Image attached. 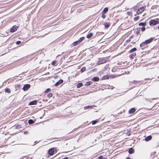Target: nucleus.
Listing matches in <instances>:
<instances>
[{
	"mask_svg": "<svg viewBox=\"0 0 159 159\" xmlns=\"http://www.w3.org/2000/svg\"><path fill=\"white\" fill-rule=\"evenodd\" d=\"M17 26H14L10 29V31L11 32H15L17 30Z\"/></svg>",
	"mask_w": 159,
	"mask_h": 159,
	"instance_id": "423d86ee",
	"label": "nucleus"
},
{
	"mask_svg": "<svg viewBox=\"0 0 159 159\" xmlns=\"http://www.w3.org/2000/svg\"><path fill=\"white\" fill-rule=\"evenodd\" d=\"M34 122L32 120L30 119L28 120V123L30 124H31L34 123Z\"/></svg>",
	"mask_w": 159,
	"mask_h": 159,
	"instance_id": "6ab92c4d",
	"label": "nucleus"
},
{
	"mask_svg": "<svg viewBox=\"0 0 159 159\" xmlns=\"http://www.w3.org/2000/svg\"><path fill=\"white\" fill-rule=\"evenodd\" d=\"M137 50V49L136 48H132V49H131V50H130V51H129V52H132L135 51H136Z\"/></svg>",
	"mask_w": 159,
	"mask_h": 159,
	"instance_id": "a211bd4d",
	"label": "nucleus"
},
{
	"mask_svg": "<svg viewBox=\"0 0 159 159\" xmlns=\"http://www.w3.org/2000/svg\"><path fill=\"white\" fill-rule=\"evenodd\" d=\"M145 30V28L144 27H143L141 28V30L143 31H144Z\"/></svg>",
	"mask_w": 159,
	"mask_h": 159,
	"instance_id": "473e14b6",
	"label": "nucleus"
},
{
	"mask_svg": "<svg viewBox=\"0 0 159 159\" xmlns=\"http://www.w3.org/2000/svg\"><path fill=\"white\" fill-rule=\"evenodd\" d=\"M62 159H68V157H65L63 158H62Z\"/></svg>",
	"mask_w": 159,
	"mask_h": 159,
	"instance_id": "c9c22d12",
	"label": "nucleus"
},
{
	"mask_svg": "<svg viewBox=\"0 0 159 159\" xmlns=\"http://www.w3.org/2000/svg\"><path fill=\"white\" fill-rule=\"evenodd\" d=\"M108 9L107 7L105 8L103 11V13L105 14L107 13V12L108 11Z\"/></svg>",
	"mask_w": 159,
	"mask_h": 159,
	"instance_id": "f3484780",
	"label": "nucleus"
},
{
	"mask_svg": "<svg viewBox=\"0 0 159 159\" xmlns=\"http://www.w3.org/2000/svg\"><path fill=\"white\" fill-rule=\"evenodd\" d=\"M63 80H60L58 81L55 84V86H58L59 84L62 83L63 82Z\"/></svg>",
	"mask_w": 159,
	"mask_h": 159,
	"instance_id": "0eeeda50",
	"label": "nucleus"
},
{
	"mask_svg": "<svg viewBox=\"0 0 159 159\" xmlns=\"http://www.w3.org/2000/svg\"><path fill=\"white\" fill-rule=\"evenodd\" d=\"M93 35V34L92 33H90L87 35V37L88 39H89L92 37Z\"/></svg>",
	"mask_w": 159,
	"mask_h": 159,
	"instance_id": "2eb2a0df",
	"label": "nucleus"
},
{
	"mask_svg": "<svg viewBox=\"0 0 159 159\" xmlns=\"http://www.w3.org/2000/svg\"><path fill=\"white\" fill-rule=\"evenodd\" d=\"M133 54V55H135V53H134Z\"/></svg>",
	"mask_w": 159,
	"mask_h": 159,
	"instance_id": "4c0bfd02",
	"label": "nucleus"
},
{
	"mask_svg": "<svg viewBox=\"0 0 159 159\" xmlns=\"http://www.w3.org/2000/svg\"><path fill=\"white\" fill-rule=\"evenodd\" d=\"M105 26L106 27L108 28L109 27V25L108 24L106 23L105 25Z\"/></svg>",
	"mask_w": 159,
	"mask_h": 159,
	"instance_id": "7c9ffc66",
	"label": "nucleus"
},
{
	"mask_svg": "<svg viewBox=\"0 0 159 159\" xmlns=\"http://www.w3.org/2000/svg\"><path fill=\"white\" fill-rule=\"evenodd\" d=\"M106 60L104 59H102L101 60H100L99 61L100 64H103L106 63Z\"/></svg>",
	"mask_w": 159,
	"mask_h": 159,
	"instance_id": "9d476101",
	"label": "nucleus"
},
{
	"mask_svg": "<svg viewBox=\"0 0 159 159\" xmlns=\"http://www.w3.org/2000/svg\"><path fill=\"white\" fill-rule=\"evenodd\" d=\"M127 13L128 15H131V12L128 11V12H127Z\"/></svg>",
	"mask_w": 159,
	"mask_h": 159,
	"instance_id": "72a5a7b5",
	"label": "nucleus"
},
{
	"mask_svg": "<svg viewBox=\"0 0 159 159\" xmlns=\"http://www.w3.org/2000/svg\"><path fill=\"white\" fill-rule=\"evenodd\" d=\"M52 93H50L48 95V97L49 98H51L52 96Z\"/></svg>",
	"mask_w": 159,
	"mask_h": 159,
	"instance_id": "c756f323",
	"label": "nucleus"
},
{
	"mask_svg": "<svg viewBox=\"0 0 159 159\" xmlns=\"http://www.w3.org/2000/svg\"><path fill=\"white\" fill-rule=\"evenodd\" d=\"M144 10V8L143 7H141L137 11V13L138 14H141Z\"/></svg>",
	"mask_w": 159,
	"mask_h": 159,
	"instance_id": "7ed1b4c3",
	"label": "nucleus"
},
{
	"mask_svg": "<svg viewBox=\"0 0 159 159\" xmlns=\"http://www.w3.org/2000/svg\"><path fill=\"white\" fill-rule=\"evenodd\" d=\"M127 159H131L129 157H128L127 158Z\"/></svg>",
	"mask_w": 159,
	"mask_h": 159,
	"instance_id": "58836bf2",
	"label": "nucleus"
},
{
	"mask_svg": "<svg viewBox=\"0 0 159 159\" xmlns=\"http://www.w3.org/2000/svg\"><path fill=\"white\" fill-rule=\"evenodd\" d=\"M153 39V38H151L150 39L145 41V42H143L140 44V46L142 47L144 46L145 44L147 45L149 43L152 41Z\"/></svg>",
	"mask_w": 159,
	"mask_h": 159,
	"instance_id": "f257e3e1",
	"label": "nucleus"
},
{
	"mask_svg": "<svg viewBox=\"0 0 159 159\" xmlns=\"http://www.w3.org/2000/svg\"><path fill=\"white\" fill-rule=\"evenodd\" d=\"M158 28L159 29V26H158Z\"/></svg>",
	"mask_w": 159,
	"mask_h": 159,
	"instance_id": "ea45409f",
	"label": "nucleus"
},
{
	"mask_svg": "<svg viewBox=\"0 0 159 159\" xmlns=\"http://www.w3.org/2000/svg\"><path fill=\"white\" fill-rule=\"evenodd\" d=\"M99 78L98 77H94L92 79V80L94 81H98L99 80Z\"/></svg>",
	"mask_w": 159,
	"mask_h": 159,
	"instance_id": "ddd939ff",
	"label": "nucleus"
},
{
	"mask_svg": "<svg viewBox=\"0 0 159 159\" xmlns=\"http://www.w3.org/2000/svg\"><path fill=\"white\" fill-rule=\"evenodd\" d=\"M135 111V109L134 108H132L130 109L129 111V113L130 114H132L134 113Z\"/></svg>",
	"mask_w": 159,
	"mask_h": 159,
	"instance_id": "9b49d317",
	"label": "nucleus"
},
{
	"mask_svg": "<svg viewBox=\"0 0 159 159\" xmlns=\"http://www.w3.org/2000/svg\"><path fill=\"white\" fill-rule=\"evenodd\" d=\"M49 154L50 155H53L54 154V149L51 148L48 150Z\"/></svg>",
	"mask_w": 159,
	"mask_h": 159,
	"instance_id": "39448f33",
	"label": "nucleus"
},
{
	"mask_svg": "<svg viewBox=\"0 0 159 159\" xmlns=\"http://www.w3.org/2000/svg\"><path fill=\"white\" fill-rule=\"evenodd\" d=\"M50 89H46L45 91V93H48V92H49L50 91Z\"/></svg>",
	"mask_w": 159,
	"mask_h": 159,
	"instance_id": "c85d7f7f",
	"label": "nucleus"
},
{
	"mask_svg": "<svg viewBox=\"0 0 159 159\" xmlns=\"http://www.w3.org/2000/svg\"><path fill=\"white\" fill-rule=\"evenodd\" d=\"M20 43V41H18L16 42V43L17 44H19Z\"/></svg>",
	"mask_w": 159,
	"mask_h": 159,
	"instance_id": "f704fd0d",
	"label": "nucleus"
},
{
	"mask_svg": "<svg viewBox=\"0 0 159 159\" xmlns=\"http://www.w3.org/2000/svg\"><path fill=\"white\" fill-rule=\"evenodd\" d=\"M98 122L97 120H93L92 121V124L94 125Z\"/></svg>",
	"mask_w": 159,
	"mask_h": 159,
	"instance_id": "bb28decb",
	"label": "nucleus"
},
{
	"mask_svg": "<svg viewBox=\"0 0 159 159\" xmlns=\"http://www.w3.org/2000/svg\"><path fill=\"white\" fill-rule=\"evenodd\" d=\"M56 63V61H54L52 62V65L56 66H57Z\"/></svg>",
	"mask_w": 159,
	"mask_h": 159,
	"instance_id": "5701e85b",
	"label": "nucleus"
},
{
	"mask_svg": "<svg viewBox=\"0 0 159 159\" xmlns=\"http://www.w3.org/2000/svg\"><path fill=\"white\" fill-rule=\"evenodd\" d=\"M30 87V85L29 84H25L23 88V89L24 91H25L28 90L29 88Z\"/></svg>",
	"mask_w": 159,
	"mask_h": 159,
	"instance_id": "20e7f679",
	"label": "nucleus"
},
{
	"mask_svg": "<svg viewBox=\"0 0 159 159\" xmlns=\"http://www.w3.org/2000/svg\"><path fill=\"white\" fill-rule=\"evenodd\" d=\"M139 16L135 17L134 18V21L137 20H139Z\"/></svg>",
	"mask_w": 159,
	"mask_h": 159,
	"instance_id": "cd10ccee",
	"label": "nucleus"
},
{
	"mask_svg": "<svg viewBox=\"0 0 159 159\" xmlns=\"http://www.w3.org/2000/svg\"><path fill=\"white\" fill-rule=\"evenodd\" d=\"M152 138V137L151 135H149L147 137L145 138V140L146 141H148L150 140Z\"/></svg>",
	"mask_w": 159,
	"mask_h": 159,
	"instance_id": "1a4fd4ad",
	"label": "nucleus"
},
{
	"mask_svg": "<svg viewBox=\"0 0 159 159\" xmlns=\"http://www.w3.org/2000/svg\"><path fill=\"white\" fill-rule=\"evenodd\" d=\"M26 133V131L24 132V134H25Z\"/></svg>",
	"mask_w": 159,
	"mask_h": 159,
	"instance_id": "e433bc0d",
	"label": "nucleus"
},
{
	"mask_svg": "<svg viewBox=\"0 0 159 159\" xmlns=\"http://www.w3.org/2000/svg\"><path fill=\"white\" fill-rule=\"evenodd\" d=\"M91 83L92 82L90 81L87 82L85 84V85L87 86H89L91 84Z\"/></svg>",
	"mask_w": 159,
	"mask_h": 159,
	"instance_id": "b1692460",
	"label": "nucleus"
},
{
	"mask_svg": "<svg viewBox=\"0 0 159 159\" xmlns=\"http://www.w3.org/2000/svg\"><path fill=\"white\" fill-rule=\"evenodd\" d=\"M134 152V150L132 148H130L129 149V152L130 154H132Z\"/></svg>",
	"mask_w": 159,
	"mask_h": 159,
	"instance_id": "dca6fc26",
	"label": "nucleus"
},
{
	"mask_svg": "<svg viewBox=\"0 0 159 159\" xmlns=\"http://www.w3.org/2000/svg\"><path fill=\"white\" fill-rule=\"evenodd\" d=\"M149 23L150 25L153 26L158 24V22L157 20H150Z\"/></svg>",
	"mask_w": 159,
	"mask_h": 159,
	"instance_id": "f03ea898",
	"label": "nucleus"
},
{
	"mask_svg": "<svg viewBox=\"0 0 159 159\" xmlns=\"http://www.w3.org/2000/svg\"><path fill=\"white\" fill-rule=\"evenodd\" d=\"M92 107H93L92 106H87L84 107V109H89V108H92Z\"/></svg>",
	"mask_w": 159,
	"mask_h": 159,
	"instance_id": "393cba45",
	"label": "nucleus"
},
{
	"mask_svg": "<svg viewBox=\"0 0 159 159\" xmlns=\"http://www.w3.org/2000/svg\"><path fill=\"white\" fill-rule=\"evenodd\" d=\"M84 37H82L81 38H80V39L78 40V41H80V43L84 39Z\"/></svg>",
	"mask_w": 159,
	"mask_h": 159,
	"instance_id": "a878e982",
	"label": "nucleus"
},
{
	"mask_svg": "<svg viewBox=\"0 0 159 159\" xmlns=\"http://www.w3.org/2000/svg\"><path fill=\"white\" fill-rule=\"evenodd\" d=\"M86 70V68L85 67H82L81 69V72H83L84 71Z\"/></svg>",
	"mask_w": 159,
	"mask_h": 159,
	"instance_id": "412c9836",
	"label": "nucleus"
},
{
	"mask_svg": "<svg viewBox=\"0 0 159 159\" xmlns=\"http://www.w3.org/2000/svg\"><path fill=\"white\" fill-rule=\"evenodd\" d=\"M37 103V100H34L32 101L31 102H30L29 103V105H35Z\"/></svg>",
	"mask_w": 159,
	"mask_h": 159,
	"instance_id": "6e6552de",
	"label": "nucleus"
},
{
	"mask_svg": "<svg viewBox=\"0 0 159 159\" xmlns=\"http://www.w3.org/2000/svg\"><path fill=\"white\" fill-rule=\"evenodd\" d=\"M5 92L6 93H10V90L9 89L7 88V89H6L5 90Z\"/></svg>",
	"mask_w": 159,
	"mask_h": 159,
	"instance_id": "4be33fe9",
	"label": "nucleus"
},
{
	"mask_svg": "<svg viewBox=\"0 0 159 159\" xmlns=\"http://www.w3.org/2000/svg\"><path fill=\"white\" fill-rule=\"evenodd\" d=\"M146 24L145 23L141 22L139 23V26H144L146 25Z\"/></svg>",
	"mask_w": 159,
	"mask_h": 159,
	"instance_id": "4468645a",
	"label": "nucleus"
},
{
	"mask_svg": "<svg viewBox=\"0 0 159 159\" xmlns=\"http://www.w3.org/2000/svg\"><path fill=\"white\" fill-rule=\"evenodd\" d=\"M80 43V41H77L75 42H74L73 43V46H75L77 45V44H79Z\"/></svg>",
	"mask_w": 159,
	"mask_h": 159,
	"instance_id": "f8f14e48",
	"label": "nucleus"
},
{
	"mask_svg": "<svg viewBox=\"0 0 159 159\" xmlns=\"http://www.w3.org/2000/svg\"><path fill=\"white\" fill-rule=\"evenodd\" d=\"M102 17L104 19L106 17V16L105 15H104L103 14L102 16Z\"/></svg>",
	"mask_w": 159,
	"mask_h": 159,
	"instance_id": "2f4dec72",
	"label": "nucleus"
},
{
	"mask_svg": "<svg viewBox=\"0 0 159 159\" xmlns=\"http://www.w3.org/2000/svg\"><path fill=\"white\" fill-rule=\"evenodd\" d=\"M83 85V84L82 83H79L77 85V87L78 88H79Z\"/></svg>",
	"mask_w": 159,
	"mask_h": 159,
	"instance_id": "aec40b11",
	"label": "nucleus"
}]
</instances>
